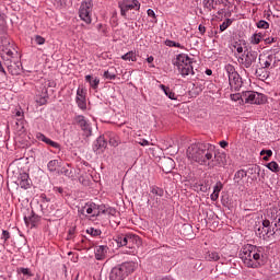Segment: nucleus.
<instances>
[{
  "mask_svg": "<svg viewBox=\"0 0 280 280\" xmlns=\"http://www.w3.org/2000/svg\"><path fill=\"white\" fill-rule=\"evenodd\" d=\"M260 156H264L262 159L265 161H270V156H272V150H261Z\"/></svg>",
  "mask_w": 280,
  "mask_h": 280,
  "instance_id": "nucleus-43",
  "label": "nucleus"
},
{
  "mask_svg": "<svg viewBox=\"0 0 280 280\" xmlns=\"http://www.w3.org/2000/svg\"><path fill=\"white\" fill-rule=\"evenodd\" d=\"M48 100L49 93L47 92V88H43L42 92H37L35 95V102L38 104V106H45Z\"/></svg>",
  "mask_w": 280,
  "mask_h": 280,
  "instance_id": "nucleus-17",
  "label": "nucleus"
},
{
  "mask_svg": "<svg viewBox=\"0 0 280 280\" xmlns=\"http://www.w3.org/2000/svg\"><path fill=\"white\" fill-rule=\"evenodd\" d=\"M222 189H224V184H222V182H217V184L213 187V194L220 195Z\"/></svg>",
  "mask_w": 280,
  "mask_h": 280,
  "instance_id": "nucleus-46",
  "label": "nucleus"
},
{
  "mask_svg": "<svg viewBox=\"0 0 280 280\" xmlns=\"http://www.w3.org/2000/svg\"><path fill=\"white\" fill-rule=\"evenodd\" d=\"M219 145L221 148L225 149V148H229V142H226V140H222V141L219 142Z\"/></svg>",
  "mask_w": 280,
  "mask_h": 280,
  "instance_id": "nucleus-62",
  "label": "nucleus"
},
{
  "mask_svg": "<svg viewBox=\"0 0 280 280\" xmlns=\"http://www.w3.org/2000/svg\"><path fill=\"white\" fill-rule=\"evenodd\" d=\"M108 145V142H106V139L104 137H98L93 144L94 152H97V150H106V147Z\"/></svg>",
  "mask_w": 280,
  "mask_h": 280,
  "instance_id": "nucleus-19",
  "label": "nucleus"
},
{
  "mask_svg": "<svg viewBox=\"0 0 280 280\" xmlns=\"http://www.w3.org/2000/svg\"><path fill=\"white\" fill-rule=\"evenodd\" d=\"M8 34V24L5 23V18L0 14V38H5Z\"/></svg>",
  "mask_w": 280,
  "mask_h": 280,
  "instance_id": "nucleus-23",
  "label": "nucleus"
},
{
  "mask_svg": "<svg viewBox=\"0 0 280 280\" xmlns=\"http://www.w3.org/2000/svg\"><path fill=\"white\" fill-rule=\"evenodd\" d=\"M58 167H60V161L58 160H50L47 164V170L48 172H56V170H58Z\"/></svg>",
  "mask_w": 280,
  "mask_h": 280,
  "instance_id": "nucleus-29",
  "label": "nucleus"
},
{
  "mask_svg": "<svg viewBox=\"0 0 280 280\" xmlns=\"http://www.w3.org/2000/svg\"><path fill=\"white\" fill-rule=\"evenodd\" d=\"M266 167H268L270 170V172H275L277 174V172H279L280 167H279V164L275 161L268 163L266 165Z\"/></svg>",
  "mask_w": 280,
  "mask_h": 280,
  "instance_id": "nucleus-41",
  "label": "nucleus"
},
{
  "mask_svg": "<svg viewBox=\"0 0 280 280\" xmlns=\"http://www.w3.org/2000/svg\"><path fill=\"white\" fill-rule=\"evenodd\" d=\"M224 70L228 73L229 78H233L237 74V72L235 71V67L231 63L225 65Z\"/></svg>",
  "mask_w": 280,
  "mask_h": 280,
  "instance_id": "nucleus-33",
  "label": "nucleus"
},
{
  "mask_svg": "<svg viewBox=\"0 0 280 280\" xmlns=\"http://www.w3.org/2000/svg\"><path fill=\"white\" fill-rule=\"evenodd\" d=\"M18 185L21 187V189H30V187H32V179L30 178V174L20 173L18 176Z\"/></svg>",
  "mask_w": 280,
  "mask_h": 280,
  "instance_id": "nucleus-15",
  "label": "nucleus"
},
{
  "mask_svg": "<svg viewBox=\"0 0 280 280\" xmlns=\"http://www.w3.org/2000/svg\"><path fill=\"white\" fill-rule=\"evenodd\" d=\"M75 102L81 110H86V94L84 93V89L79 88L77 90Z\"/></svg>",
  "mask_w": 280,
  "mask_h": 280,
  "instance_id": "nucleus-16",
  "label": "nucleus"
},
{
  "mask_svg": "<svg viewBox=\"0 0 280 280\" xmlns=\"http://www.w3.org/2000/svg\"><path fill=\"white\" fill-rule=\"evenodd\" d=\"M147 13H148V16H151L152 19H156V13H154V10L148 9Z\"/></svg>",
  "mask_w": 280,
  "mask_h": 280,
  "instance_id": "nucleus-60",
  "label": "nucleus"
},
{
  "mask_svg": "<svg viewBox=\"0 0 280 280\" xmlns=\"http://www.w3.org/2000/svg\"><path fill=\"white\" fill-rule=\"evenodd\" d=\"M118 8L120 10V15L124 16V19H127L130 10H141V2H139V0H122L118 2Z\"/></svg>",
  "mask_w": 280,
  "mask_h": 280,
  "instance_id": "nucleus-7",
  "label": "nucleus"
},
{
  "mask_svg": "<svg viewBox=\"0 0 280 280\" xmlns=\"http://www.w3.org/2000/svg\"><path fill=\"white\" fill-rule=\"evenodd\" d=\"M117 214V209L113 207H107L105 215H116Z\"/></svg>",
  "mask_w": 280,
  "mask_h": 280,
  "instance_id": "nucleus-53",
  "label": "nucleus"
},
{
  "mask_svg": "<svg viewBox=\"0 0 280 280\" xmlns=\"http://www.w3.org/2000/svg\"><path fill=\"white\" fill-rule=\"evenodd\" d=\"M270 55L273 58V67H277V62H280V48H275Z\"/></svg>",
  "mask_w": 280,
  "mask_h": 280,
  "instance_id": "nucleus-34",
  "label": "nucleus"
},
{
  "mask_svg": "<svg viewBox=\"0 0 280 280\" xmlns=\"http://www.w3.org/2000/svg\"><path fill=\"white\" fill-rule=\"evenodd\" d=\"M273 226L280 229V213L277 215L276 221L273 222Z\"/></svg>",
  "mask_w": 280,
  "mask_h": 280,
  "instance_id": "nucleus-59",
  "label": "nucleus"
},
{
  "mask_svg": "<svg viewBox=\"0 0 280 280\" xmlns=\"http://www.w3.org/2000/svg\"><path fill=\"white\" fill-rule=\"evenodd\" d=\"M238 62L245 69H250L254 62H257V51H245L241 57H238Z\"/></svg>",
  "mask_w": 280,
  "mask_h": 280,
  "instance_id": "nucleus-10",
  "label": "nucleus"
},
{
  "mask_svg": "<svg viewBox=\"0 0 280 280\" xmlns=\"http://www.w3.org/2000/svg\"><path fill=\"white\" fill-rule=\"evenodd\" d=\"M163 172H165V174H170V172H172V168L174 167V160L167 158L163 161Z\"/></svg>",
  "mask_w": 280,
  "mask_h": 280,
  "instance_id": "nucleus-24",
  "label": "nucleus"
},
{
  "mask_svg": "<svg viewBox=\"0 0 280 280\" xmlns=\"http://www.w3.org/2000/svg\"><path fill=\"white\" fill-rule=\"evenodd\" d=\"M40 220V217L38 214L34 213V211L31 212V215L24 217L25 224H32V226H36V222Z\"/></svg>",
  "mask_w": 280,
  "mask_h": 280,
  "instance_id": "nucleus-21",
  "label": "nucleus"
},
{
  "mask_svg": "<svg viewBox=\"0 0 280 280\" xmlns=\"http://www.w3.org/2000/svg\"><path fill=\"white\" fill-rule=\"evenodd\" d=\"M4 51L7 56H9V58H14V51H12L11 49H5Z\"/></svg>",
  "mask_w": 280,
  "mask_h": 280,
  "instance_id": "nucleus-63",
  "label": "nucleus"
},
{
  "mask_svg": "<svg viewBox=\"0 0 280 280\" xmlns=\"http://www.w3.org/2000/svg\"><path fill=\"white\" fill-rule=\"evenodd\" d=\"M90 86L94 90L97 91L100 86V78H94L92 81H90Z\"/></svg>",
  "mask_w": 280,
  "mask_h": 280,
  "instance_id": "nucleus-48",
  "label": "nucleus"
},
{
  "mask_svg": "<svg viewBox=\"0 0 280 280\" xmlns=\"http://www.w3.org/2000/svg\"><path fill=\"white\" fill-rule=\"evenodd\" d=\"M207 261H219L220 254L218 252H210L206 256Z\"/></svg>",
  "mask_w": 280,
  "mask_h": 280,
  "instance_id": "nucleus-35",
  "label": "nucleus"
},
{
  "mask_svg": "<svg viewBox=\"0 0 280 280\" xmlns=\"http://www.w3.org/2000/svg\"><path fill=\"white\" fill-rule=\"evenodd\" d=\"M224 165H226V153H217L214 149L212 162L209 163V170H213V167H224Z\"/></svg>",
  "mask_w": 280,
  "mask_h": 280,
  "instance_id": "nucleus-11",
  "label": "nucleus"
},
{
  "mask_svg": "<svg viewBox=\"0 0 280 280\" xmlns=\"http://www.w3.org/2000/svg\"><path fill=\"white\" fill-rule=\"evenodd\" d=\"M137 236H132L130 234H121L116 236V243L118 246H127L128 248H131L132 244H135V238Z\"/></svg>",
  "mask_w": 280,
  "mask_h": 280,
  "instance_id": "nucleus-12",
  "label": "nucleus"
},
{
  "mask_svg": "<svg viewBox=\"0 0 280 280\" xmlns=\"http://www.w3.org/2000/svg\"><path fill=\"white\" fill-rule=\"evenodd\" d=\"M214 150L215 147L210 143H194L188 147L187 156L195 163L209 167V163L213 161Z\"/></svg>",
  "mask_w": 280,
  "mask_h": 280,
  "instance_id": "nucleus-1",
  "label": "nucleus"
},
{
  "mask_svg": "<svg viewBox=\"0 0 280 280\" xmlns=\"http://www.w3.org/2000/svg\"><path fill=\"white\" fill-rule=\"evenodd\" d=\"M233 25V20L226 19L221 25H220V32H225V30H229Z\"/></svg>",
  "mask_w": 280,
  "mask_h": 280,
  "instance_id": "nucleus-40",
  "label": "nucleus"
},
{
  "mask_svg": "<svg viewBox=\"0 0 280 280\" xmlns=\"http://www.w3.org/2000/svg\"><path fill=\"white\" fill-rule=\"evenodd\" d=\"M238 257L247 268H259L264 266V247L250 244L244 245L238 253Z\"/></svg>",
  "mask_w": 280,
  "mask_h": 280,
  "instance_id": "nucleus-2",
  "label": "nucleus"
},
{
  "mask_svg": "<svg viewBox=\"0 0 280 280\" xmlns=\"http://www.w3.org/2000/svg\"><path fill=\"white\" fill-rule=\"evenodd\" d=\"M36 45H45V37L40 36V35H36L34 38Z\"/></svg>",
  "mask_w": 280,
  "mask_h": 280,
  "instance_id": "nucleus-50",
  "label": "nucleus"
},
{
  "mask_svg": "<svg viewBox=\"0 0 280 280\" xmlns=\"http://www.w3.org/2000/svg\"><path fill=\"white\" fill-rule=\"evenodd\" d=\"M198 30H199L201 36H205V33L207 32V27H205V25H202V24H199Z\"/></svg>",
  "mask_w": 280,
  "mask_h": 280,
  "instance_id": "nucleus-58",
  "label": "nucleus"
},
{
  "mask_svg": "<svg viewBox=\"0 0 280 280\" xmlns=\"http://www.w3.org/2000/svg\"><path fill=\"white\" fill-rule=\"evenodd\" d=\"M108 209V206H96V215H100V213H103L104 215H106V210Z\"/></svg>",
  "mask_w": 280,
  "mask_h": 280,
  "instance_id": "nucleus-47",
  "label": "nucleus"
},
{
  "mask_svg": "<svg viewBox=\"0 0 280 280\" xmlns=\"http://www.w3.org/2000/svg\"><path fill=\"white\" fill-rule=\"evenodd\" d=\"M261 40H264V33H261V32L255 33L250 37L252 45H259L261 43Z\"/></svg>",
  "mask_w": 280,
  "mask_h": 280,
  "instance_id": "nucleus-26",
  "label": "nucleus"
},
{
  "mask_svg": "<svg viewBox=\"0 0 280 280\" xmlns=\"http://www.w3.org/2000/svg\"><path fill=\"white\" fill-rule=\"evenodd\" d=\"M150 191L153 196H159V198H163V196H165V190L159 186H150Z\"/></svg>",
  "mask_w": 280,
  "mask_h": 280,
  "instance_id": "nucleus-28",
  "label": "nucleus"
},
{
  "mask_svg": "<svg viewBox=\"0 0 280 280\" xmlns=\"http://www.w3.org/2000/svg\"><path fill=\"white\" fill-rule=\"evenodd\" d=\"M257 233L259 237H273V240H279L280 237V228L275 226V222L269 220L262 221V226L258 228Z\"/></svg>",
  "mask_w": 280,
  "mask_h": 280,
  "instance_id": "nucleus-5",
  "label": "nucleus"
},
{
  "mask_svg": "<svg viewBox=\"0 0 280 280\" xmlns=\"http://www.w3.org/2000/svg\"><path fill=\"white\" fill-rule=\"evenodd\" d=\"M75 237V226H72L68 231V240H73Z\"/></svg>",
  "mask_w": 280,
  "mask_h": 280,
  "instance_id": "nucleus-52",
  "label": "nucleus"
},
{
  "mask_svg": "<svg viewBox=\"0 0 280 280\" xmlns=\"http://www.w3.org/2000/svg\"><path fill=\"white\" fill-rule=\"evenodd\" d=\"M46 145H50V148H55L56 150H60V143L47 138L46 139Z\"/></svg>",
  "mask_w": 280,
  "mask_h": 280,
  "instance_id": "nucleus-45",
  "label": "nucleus"
},
{
  "mask_svg": "<svg viewBox=\"0 0 280 280\" xmlns=\"http://www.w3.org/2000/svg\"><path fill=\"white\" fill-rule=\"evenodd\" d=\"M164 45H166V47H177V49H185V46L180 45V43H176L171 39H166Z\"/></svg>",
  "mask_w": 280,
  "mask_h": 280,
  "instance_id": "nucleus-37",
  "label": "nucleus"
},
{
  "mask_svg": "<svg viewBox=\"0 0 280 280\" xmlns=\"http://www.w3.org/2000/svg\"><path fill=\"white\" fill-rule=\"evenodd\" d=\"M61 174H63V176H70L71 172L69 171V168L62 167L61 168Z\"/></svg>",
  "mask_w": 280,
  "mask_h": 280,
  "instance_id": "nucleus-61",
  "label": "nucleus"
},
{
  "mask_svg": "<svg viewBox=\"0 0 280 280\" xmlns=\"http://www.w3.org/2000/svg\"><path fill=\"white\" fill-rule=\"evenodd\" d=\"M192 231H194V230H192V226H191V224H189V223H185V224H183L182 228H180V233H182V235H185L186 237L189 236V235H191Z\"/></svg>",
  "mask_w": 280,
  "mask_h": 280,
  "instance_id": "nucleus-31",
  "label": "nucleus"
},
{
  "mask_svg": "<svg viewBox=\"0 0 280 280\" xmlns=\"http://www.w3.org/2000/svg\"><path fill=\"white\" fill-rule=\"evenodd\" d=\"M8 71L11 73V75H19V66H16V68L8 66Z\"/></svg>",
  "mask_w": 280,
  "mask_h": 280,
  "instance_id": "nucleus-51",
  "label": "nucleus"
},
{
  "mask_svg": "<svg viewBox=\"0 0 280 280\" xmlns=\"http://www.w3.org/2000/svg\"><path fill=\"white\" fill-rule=\"evenodd\" d=\"M92 14H93V1L92 0H83L79 8V16L81 21H84L86 25H91L92 23Z\"/></svg>",
  "mask_w": 280,
  "mask_h": 280,
  "instance_id": "nucleus-6",
  "label": "nucleus"
},
{
  "mask_svg": "<svg viewBox=\"0 0 280 280\" xmlns=\"http://www.w3.org/2000/svg\"><path fill=\"white\" fill-rule=\"evenodd\" d=\"M121 60H126L128 62H137V52L131 50V51L122 55Z\"/></svg>",
  "mask_w": 280,
  "mask_h": 280,
  "instance_id": "nucleus-27",
  "label": "nucleus"
},
{
  "mask_svg": "<svg viewBox=\"0 0 280 280\" xmlns=\"http://www.w3.org/2000/svg\"><path fill=\"white\" fill-rule=\"evenodd\" d=\"M260 60V67L262 69H275V59L272 58V55H268L265 58H259Z\"/></svg>",
  "mask_w": 280,
  "mask_h": 280,
  "instance_id": "nucleus-18",
  "label": "nucleus"
},
{
  "mask_svg": "<svg viewBox=\"0 0 280 280\" xmlns=\"http://www.w3.org/2000/svg\"><path fill=\"white\" fill-rule=\"evenodd\" d=\"M135 270H137V262H122L112 268L109 272V280H124L126 277H128V275H132Z\"/></svg>",
  "mask_w": 280,
  "mask_h": 280,
  "instance_id": "nucleus-4",
  "label": "nucleus"
},
{
  "mask_svg": "<svg viewBox=\"0 0 280 280\" xmlns=\"http://www.w3.org/2000/svg\"><path fill=\"white\" fill-rule=\"evenodd\" d=\"M36 139L38 141H43V143H46V141H47V137L43 132H37L36 133Z\"/></svg>",
  "mask_w": 280,
  "mask_h": 280,
  "instance_id": "nucleus-54",
  "label": "nucleus"
},
{
  "mask_svg": "<svg viewBox=\"0 0 280 280\" xmlns=\"http://www.w3.org/2000/svg\"><path fill=\"white\" fill-rule=\"evenodd\" d=\"M11 235L10 232H8V230H3L0 240H3L4 244L5 242H8V240H10Z\"/></svg>",
  "mask_w": 280,
  "mask_h": 280,
  "instance_id": "nucleus-49",
  "label": "nucleus"
},
{
  "mask_svg": "<svg viewBox=\"0 0 280 280\" xmlns=\"http://www.w3.org/2000/svg\"><path fill=\"white\" fill-rule=\"evenodd\" d=\"M245 172L247 173V175L259 174V172H261V168L258 165H253L252 167L247 168V171Z\"/></svg>",
  "mask_w": 280,
  "mask_h": 280,
  "instance_id": "nucleus-42",
  "label": "nucleus"
},
{
  "mask_svg": "<svg viewBox=\"0 0 280 280\" xmlns=\"http://www.w3.org/2000/svg\"><path fill=\"white\" fill-rule=\"evenodd\" d=\"M143 148H145V145H150V141L145 140V139H142L140 142H139Z\"/></svg>",
  "mask_w": 280,
  "mask_h": 280,
  "instance_id": "nucleus-64",
  "label": "nucleus"
},
{
  "mask_svg": "<svg viewBox=\"0 0 280 280\" xmlns=\"http://www.w3.org/2000/svg\"><path fill=\"white\" fill-rule=\"evenodd\" d=\"M265 68H260L258 70H256V75L257 78H259V80H268V78H270V72L267 70H264Z\"/></svg>",
  "mask_w": 280,
  "mask_h": 280,
  "instance_id": "nucleus-30",
  "label": "nucleus"
},
{
  "mask_svg": "<svg viewBox=\"0 0 280 280\" xmlns=\"http://www.w3.org/2000/svg\"><path fill=\"white\" fill-rule=\"evenodd\" d=\"M231 100H233L234 102H237L238 100H242V94H240V93L232 94Z\"/></svg>",
  "mask_w": 280,
  "mask_h": 280,
  "instance_id": "nucleus-56",
  "label": "nucleus"
},
{
  "mask_svg": "<svg viewBox=\"0 0 280 280\" xmlns=\"http://www.w3.org/2000/svg\"><path fill=\"white\" fill-rule=\"evenodd\" d=\"M229 84L231 91H240L242 86L244 85V81H242V77L240 73L234 74L233 77L229 78Z\"/></svg>",
  "mask_w": 280,
  "mask_h": 280,
  "instance_id": "nucleus-14",
  "label": "nucleus"
},
{
  "mask_svg": "<svg viewBox=\"0 0 280 280\" xmlns=\"http://www.w3.org/2000/svg\"><path fill=\"white\" fill-rule=\"evenodd\" d=\"M86 233L91 235L92 237H100L102 235V230L94 229V228H89L86 230Z\"/></svg>",
  "mask_w": 280,
  "mask_h": 280,
  "instance_id": "nucleus-39",
  "label": "nucleus"
},
{
  "mask_svg": "<svg viewBox=\"0 0 280 280\" xmlns=\"http://www.w3.org/2000/svg\"><path fill=\"white\" fill-rule=\"evenodd\" d=\"M174 67H177L182 78H187V75H195L194 72V59L187 54H179L173 60Z\"/></svg>",
  "mask_w": 280,
  "mask_h": 280,
  "instance_id": "nucleus-3",
  "label": "nucleus"
},
{
  "mask_svg": "<svg viewBox=\"0 0 280 280\" xmlns=\"http://www.w3.org/2000/svg\"><path fill=\"white\" fill-rule=\"evenodd\" d=\"M108 250L107 246L101 245L95 248V257L97 260L104 259L106 257V252Z\"/></svg>",
  "mask_w": 280,
  "mask_h": 280,
  "instance_id": "nucleus-20",
  "label": "nucleus"
},
{
  "mask_svg": "<svg viewBox=\"0 0 280 280\" xmlns=\"http://www.w3.org/2000/svg\"><path fill=\"white\" fill-rule=\"evenodd\" d=\"M159 89L163 91L168 100H176V93L172 92V89H170V86H166L165 84H160Z\"/></svg>",
  "mask_w": 280,
  "mask_h": 280,
  "instance_id": "nucleus-22",
  "label": "nucleus"
},
{
  "mask_svg": "<svg viewBox=\"0 0 280 280\" xmlns=\"http://www.w3.org/2000/svg\"><path fill=\"white\" fill-rule=\"evenodd\" d=\"M203 8L208 10V12H211V10H215V3L214 0H203Z\"/></svg>",
  "mask_w": 280,
  "mask_h": 280,
  "instance_id": "nucleus-36",
  "label": "nucleus"
},
{
  "mask_svg": "<svg viewBox=\"0 0 280 280\" xmlns=\"http://www.w3.org/2000/svg\"><path fill=\"white\" fill-rule=\"evenodd\" d=\"M19 275H24V277H34V273H32V270L30 268L20 267L18 268Z\"/></svg>",
  "mask_w": 280,
  "mask_h": 280,
  "instance_id": "nucleus-38",
  "label": "nucleus"
},
{
  "mask_svg": "<svg viewBox=\"0 0 280 280\" xmlns=\"http://www.w3.org/2000/svg\"><path fill=\"white\" fill-rule=\"evenodd\" d=\"M218 198H220V195H218V192H212L210 195V200H212V202H215Z\"/></svg>",
  "mask_w": 280,
  "mask_h": 280,
  "instance_id": "nucleus-57",
  "label": "nucleus"
},
{
  "mask_svg": "<svg viewBox=\"0 0 280 280\" xmlns=\"http://www.w3.org/2000/svg\"><path fill=\"white\" fill-rule=\"evenodd\" d=\"M242 102H245V104L261 105L266 102V96L255 91H245L242 93Z\"/></svg>",
  "mask_w": 280,
  "mask_h": 280,
  "instance_id": "nucleus-8",
  "label": "nucleus"
},
{
  "mask_svg": "<svg viewBox=\"0 0 280 280\" xmlns=\"http://www.w3.org/2000/svg\"><path fill=\"white\" fill-rule=\"evenodd\" d=\"M79 212H81L82 215H91V218H95V215H97V205L88 202L79 209Z\"/></svg>",
  "mask_w": 280,
  "mask_h": 280,
  "instance_id": "nucleus-13",
  "label": "nucleus"
},
{
  "mask_svg": "<svg viewBox=\"0 0 280 280\" xmlns=\"http://www.w3.org/2000/svg\"><path fill=\"white\" fill-rule=\"evenodd\" d=\"M74 124L82 130L85 137L93 135V127L84 115H75L73 118Z\"/></svg>",
  "mask_w": 280,
  "mask_h": 280,
  "instance_id": "nucleus-9",
  "label": "nucleus"
},
{
  "mask_svg": "<svg viewBox=\"0 0 280 280\" xmlns=\"http://www.w3.org/2000/svg\"><path fill=\"white\" fill-rule=\"evenodd\" d=\"M103 78L105 80H116L117 79V72L115 71V68H109L103 73Z\"/></svg>",
  "mask_w": 280,
  "mask_h": 280,
  "instance_id": "nucleus-25",
  "label": "nucleus"
},
{
  "mask_svg": "<svg viewBox=\"0 0 280 280\" xmlns=\"http://www.w3.org/2000/svg\"><path fill=\"white\" fill-rule=\"evenodd\" d=\"M229 0H214V5L218 8V5H228Z\"/></svg>",
  "mask_w": 280,
  "mask_h": 280,
  "instance_id": "nucleus-55",
  "label": "nucleus"
},
{
  "mask_svg": "<svg viewBox=\"0 0 280 280\" xmlns=\"http://www.w3.org/2000/svg\"><path fill=\"white\" fill-rule=\"evenodd\" d=\"M256 26L258 27V30H268V27H270V24L265 20H260L256 23Z\"/></svg>",
  "mask_w": 280,
  "mask_h": 280,
  "instance_id": "nucleus-44",
  "label": "nucleus"
},
{
  "mask_svg": "<svg viewBox=\"0 0 280 280\" xmlns=\"http://www.w3.org/2000/svg\"><path fill=\"white\" fill-rule=\"evenodd\" d=\"M247 176V173L245 170H238L235 174H234V182L240 184V182L243 179V178H246Z\"/></svg>",
  "mask_w": 280,
  "mask_h": 280,
  "instance_id": "nucleus-32",
  "label": "nucleus"
}]
</instances>
